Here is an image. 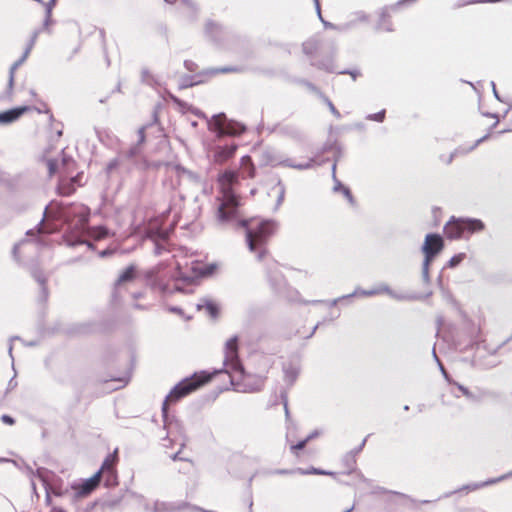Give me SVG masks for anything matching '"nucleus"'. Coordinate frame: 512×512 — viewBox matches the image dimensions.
<instances>
[{"label": "nucleus", "mask_w": 512, "mask_h": 512, "mask_svg": "<svg viewBox=\"0 0 512 512\" xmlns=\"http://www.w3.org/2000/svg\"><path fill=\"white\" fill-rule=\"evenodd\" d=\"M119 166V160L117 158L112 159L106 165V172L109 174Z\"/></svg>", "instance_id": "nucleus-58"}, {"label": "nucleus", "mask_w": 512, "mask_h": 512, "mask_svg": "<svg viewBox=\"0 0 512 512\" xmlns=\"http://www.w3.org/2000/svg\"><path fill=\"white\" fill-rule=\"evenodd\" d=\"M18 385V382L16 380V373L14 376L9 380L5 394H8L10 391L14 390Z\"/></svg>", "instance_id": "nucleus-59"}, {"label": "nucleus", "mask_w": 512, "mask_h": 512, "mask_svg": "<svg viewBox=\"0 0 512 512\" xmlns=\"http://www.w3.org/2000/svg\"><path fill=\"white\" fill-rule=\"evenodd\" d=\"M466 258V254L465 253H458V254H455L454 256H452L449 261L447 262V264L445 265V268H456L457 266H459L462 261Z\"/></svg>", "instance_id": "nucleus-39"}, {"label": "nucleus", "mask_w": 512, "mask_h": 512, "mask_svg": "<svg viewBox=\"0 0 512 512\" xmlns=\"http://www.w3.org/2000/svg\"><path fill=\"white\" fill-rule=\"evenodd\" d=\"M485 227V223L479 218L451 216L443 229L448 239L458 240L482 232Z\"/></svg>", "instance_id": "nucleus-6"}, {"label": "nucleus", "mask_w": 512, "mask_h": 512, "mask_svg": "<svg viewBox=\"0 0 512 512\" xmlns=\"http://www.w3.org/2000/svg\"><path fill=\"white\" fill-rule=\"evenodd\" d=\"M165 250H166L165 245H163V244H161L159 242L155 243L154 254L156 256H160Z\"/></svg>", "instance_id": "nucleus-64"}, {"label": "nucleus", "mask_w": 512, "mask_h": 512, "mask_svg": "<svg viewBox=\"0 0 512 512\" xmlns=\"http://www.w3.org/2000/svg\"><path fill=\"white\" fill-rule=\"evenodd\" d=\"M28 472L32 475V476H35L37 477L41 482H42V485L45 489V504L47 506H51L52 504V499H51V495L52 493L49 491V488L47 487V478H46V475L48 474V469L47 468H44V467H38L35 471L31 468V467H28Z\"/></svg>", "instance_id": "nucleus-17"}, {"label": "nucleus", "mask_w": 512, "mask_h": 512, "mask_svg": "<svg viewBox=\"0 0 512 512\" xmlns=\"http://www.w3.org/2000/svg\"><path fill=\"white\" fill-rule=\"evenodd\" d=\"M31 275L40 286V293L38 296V301L41 303L46 302L49 297V290L47 287V277L44 275L43 271L38 268H34L31 271Z\"/></svg>", "instance_id": "nucleus-14"}, {"label": "nucleus", "mask_w": 512, "mask_h": 512, "mask_svg": "<svg viewBox=\"0 0 512 512\" xmlns=\"http://www.w3.org/2000/svg\"><path fill=\"white\" fill-rule=\"evenodd\" d=\"M433 261L423 259L422 263V279L425 283L430 282L429 268Z\"/></svg>", "instance_id": "nucleus-43"}, {"label": "nucleus", "mask_w": 512, "mask_h": 512, "mask_svg": "<svg viewBox=\"0 0 512 512\" xmlns=\"http://www.w3.org/2000/svg\"><path fill=\"white\" fill-rule=\"evenodd\" d=\"M357 293H358V290H354V292H352L350 294L342 295V296H340L338 298H335V299L331 300L329 302V305L331 307H333V306L337 305L338 303H340V302H342L344 300H349V299L353 298L354 296H356Z\"/></svg>", "instance_id": "nucleus-48"}, {"label": "nucleus", "mask_w": 512, "mask_h": 512, "mask_svg": "<svg viewBox=\"0 0 512 512\" xmlns=\"http://www.w3.org/2000/svg\"><path fill=\"white\" fill-rule=\"evenodd\" d=\"M251 220H240L239 226L245 228V240L248 249L256 253L258 261L264 259L267 254L266 244L274 233L277 224L274 220H261L256 226H250Z\"/></svg>", "instance_id": "nucleus-5"}, {"label": "nucleus", "mask_w": 512, "mask_h": 512, "mask_svg": "<svg viewBox=\"0 0 512 512\" xmlns=\"http://www.w3.org/2000/svg\"><path fill=\"white\" fill-rule=\"evenodd\" d=\"M390 16L388 13V8L384 7L380 12L379 22L376 25V30H385L386 32L394 31L393 24L390 21Z\"/></svg>", "instance_id": "nucleus-28"}, {"label": "nucleus", "mask_w": 512, "mask_h": 512, "mask_svg": "<svg viewBox=\"0 0 512 512\" xmlns=\"http://www.w3.org/2000/svg\"><path fill=\"white\" fill-rule=\"evenodd\" d=\"M495 483H497V480H494L493 478H490V479H488L486 481H483V482H476V483H471V484L464 485L458 491H463V490L475 491V490H478L480 488H483V487H486V486H489V485H492V484H495Z\"/></svg>", "instance_id": "nucleus-35"}, {"label": "nucleus", "mask_w": 512, "mask_h": 512, "mask_svg": "<svg viewBox=\"0 0 512 512\" xmlns=\"http://www.w3.org/2000/svg\"><path fill=\"white\" fill-rule=\"evenodd\" d=\"M222 370H214L213 373H208L205 370L195 372L192 375L180 380L165 397L162 403V416L165 426L168 423V405L175 404L181 399L187 397L191 393L197 391L202 386L210 382L214 376L218 375Z\"/></svg>", "instance_id": "nucleus-4"}, {"label": "nucleus", "mask_w": 512, "mask_h": 512, "mask_svg": "<svg viewBox=\"0 0 512 512\" xmlns=\"http://www.w3.org/2000/svg\"><path fill=\"white\" fill-rule=\"evenodd\" d=\"M47 168L49 172V176L54 175L58 170V162L55 159H49L47 161Z\"/></svg>", "instance_id": "nucleus-54"}, {"label": "nucleus", "mask_w": 512, "mask_h": 512, "mask_svg": "<svg viewBox=\"0 0 512 512\" xmlns=\"http://www.w3.org/2000/svg\"><path fill=\"white\" fill-rule=\"evenodd\" d=\"M208 129L215 134L217 139L224 137H237L246 131V126L240 122L228 119L225 113L213 115L208 120Z\"/></svg>", "instance_id": "nucleus-7"}, {"label": "nucleus", "mask_w": 512, "mask_h": 512, "mask_svg": "<svg viewBox=\"0 0 512 512\" xmlns=\"http://www.w3.org/2000/svg\"><path fill=\"white\" fill-rule=\"evenodd\" d=\"M381 290H382V293H385L387 295H389L390 297H392L393 299H396V300H405V299H408L407 296L403 295V294H398L396 293L395 291H393L388 285L386 284H382L381 285Z\"/></svg>", "instance_id": "nucleus-42"}, {"label": "nucleus", "mask_w": 512, "mask_h": 512, "mask_svg": "<svg viewBox=\"0 0 512 512\" xmlns=\"http://www.w3.org/2000/svg\"><path fill=\"white\" fill-rule=\"evenodd\" d=\"M366 441H367V437H365L362 442L357 446L355 447L354 449H352L351 451H349L348 453H352V455L354 457H356L357 454H359L363 448L365 447V444H366Z\"/></svg>", "instance_id": "nucleus-62"}, {"label": "nucleus", "mask_w": 512, "mask_h": 512, "mask_svg": "<svg viewBox=\"0 0 512 512\" xmlns=\"http://www.w3.org/2000/svg\"><path fill=\"white\" fill-rule=\"evenodd\" d=\"M196 308L197 310L205 309L212 318H216L219 314L218 305L209 298H202L199 303H197Z\"/></svg>", "instance_id": "nucleus-24"}, {"label": "nucleus", "mask_w": 512, "mask_h": 512, "mask_svg": "<svg viewBox=\"0 0 512 512\" xmlns=\"http://www.w3.org/2000/svg\"><path fill=\"white\" fill-rule=\"evenodd\" d=\"M452 385L456 386L459 392H461V394L472 403H480L487 396V392L479 388L475 391H471L466 386L456 381L453 382Z\"/></svg>", "instance_id": "nucleus-15"}, {"label": "nucleus", "mask_w": 512, "mask_h": 512, "mask_svg": "<svg viewBox=\"0 0 512 512\" xmlns=\"http://www.w3.org/2000/svg\"><path fill=\"white\" fill-rule=\"evenodd\" d=\"M183 64L185 69L189 72H195L198 68V65L192 60H185Z\"/></svg>", "instance_id": "nucleus-60"}, {"label": "nucleus", "mask_w": 512, "mask_h": 512, "mask_svg": "<svg viewBox=\"0 0 512 512\" xmlns=\"http://www.w3.org/2000/svg\"><path fill=\"white\" fill-rule=\"evenodd\" d=\"M65 242L69 247H77L79 245H84V243H86V240L83 239L81 236L72 235L65 237Z\"/></svg>", "instance_id": "nucleus-41"}, {"label": "nucleus", "mask_w": 512, "mask_h": 512, "mask_svg": "<svg viewBox=\"0 0 512 512\" xmlns=\"http://www.w3.org/2000/svg\"><path fill=\"white\" fill-rule=\"evenodd\" d=\"M241 165L247 177L253 178L255 176L256 169L249 155H245L241 158Z\"/></svg>", "instance_id": "nucleus-32"}, {"label": "nucleus", "mask_w": 512, "mask_h": 512, "mask_svg": "<svg viewBox=\"0 0 512 512\" xmlns=\"http://www.w3.org/2000/svg\"><path fill=\"white\" fill-rule=\"evenodd\" d=\"M167 264L162 261L147 269L144 277L151 289H158L163 295H171L174 292L191 293L192 286L199 278L212 276L218 266L216 263H209L203 266L193 267L194 275H187L180 265L170 272H166Z\"/></svg>", "instance_id": "nucleus-1"}, {"label": "nucleus", "mask_w": 512, "mask_h": 512, "mask_svg": "<svg viewBox=\"0 0 512 512\" xmlns=\"http://www.w3.org/2000/svg\"><path fill=\"white\" fill-rule=\"evenodd\" d=\"M154 81L153 75L150 73V71L147 68H143L141 71V82L152 86Z\"/></svg>", "instance_id": "nucleus-46"}, {"label": "nucleus", "mask_w": 512, "mask_h": 512, "mask_svg": "<svg viewBox=\"0 0 512 512\" xmlns=\"http://www.w3.org/2000/svg\"><path fill=\"white\" fill-rule=\"evenodd\" d=\"M221 187V197L218 198V220L222 223L235 219L239 213L240 198L233 190V185L238 183V172L226 169L218 176Z\"/></svg>", "instance_id": "nucleus-3"}, {"label": "nucleus", "mask_w": 512, "mask_h": 512, "mask_svg": "<svg viewBox=\"0 0 512 512\" xmlns=\"http://www.w3.org/2000/svg\"><path fill=\"white\" fill-rule=\"evenodd\" d=\"M277 131L279 132V134L288 136L294 140L302 139V132L297 126L292 124L280 125L278 126Z\"/></svg>", "instance_id": "nucleus-25"}, {"label": "nucleus", "mask_w": 512, "mask_h": 512, "mask_svg": "<svg viewBox=\"0 0 512 512\" xmlns=\"http://www.w3.org/2000/svg\"><path fill=\"white\" fill-rule=\"evenodd\" d=\"M368 20L369 16L365 12L358 11L354 14L353 19H351L347 23L342 24V27L339 28V31L346 32L355 27L359 22H367Z\"/></svg>", "instance_id": "nucleus-29"}, {"label": "nucleus", "mask_w": 512, "mask_h": 512, "mask_svg": "<svg viewBox=\"0 0 512 512\" xmlns=\"http://www.w3.org/2000/svg\"><path fill=\"white\" fill-rule=\"evenodd\" d=\"M121 499H122L121 497L107 499L102 503V505L104 508L113 509L120 504Z\"/></svg>", "instance_id": "nucleus-49"}, {"label": "nucleus", "mask_w": 512, "mask_h": 512, "mask_svg": "<svg viewBox=\"0 0 512 512\" xmlns=\"http://www.w3.org/2000/svg\"><path fill=\"white\" fill-rule=\"evenodd\" d=\"M117 460H118V456H117V449H116L112 454H109L105 458V460L103 461L101 467L99 468V470L97 472H100V475L102 473L116 472L115 465H116Z\"/></svg>", "instance_id": "nucleus-26"}, {"label": "nucleus", "mask_w": 512, "mask_h": 512, "mask_svg": "<svg viewBox=\"0 0 512 512\" xmlns=\"http://www.w3.org/2000/svg\"><path fill=\"white\" fill-rule=\"evenodd\" d=\"M385 116H386V110L382 109L377 113L368 114L366 116V119L370 120V121L382 123L385 120Z\"/></svg>", "instance_id": "nucleus-44"}, {"label": "nucleus", "mask_w": 512, "mask_h": 512, "mask_svg": "<svg viewBox=\"0 0 512 512\" xmlns=\"http://www.w3.org/2000/svg\"><path fill=\"white\" fill-rule=\"evenodd\" d=\"M209 75L208 70L202 71L196 75H183L179 79V89H187L204 83L203 76Z\"/></svg>", "instance_id": "nucleus-18"}, {"label": "nucleus", "mask_w": 512, "mask_h": 512, "mask_svg": "<svg viewBox=\"0 0 512 512\" xmlns=\"http://www.w3.org/2000/svg\"><path fill=\"white\" fill-rule=\"evenodd\" d=\"M47 210H48V206L45 207L43 216H42L41 220L38 222V224L35 226V228L28 230L26 232V235L30 236V235H33L34 233H37L39 235L44 232L43 222L47 216Z\"/></svg>", "instance_id": "nucleus-40"}, {"label": "nucleus", "mask_w": 512, "mask_h": 512, "mask_svg": "<svg viewBox=\"0 0 512 512\" xmlns=\"http://www.w3.org/2000/svg\"><path fill=\"white\" fill-rule=\"evenodd\" d=\"M222 26L214 21H207L205 25V33L206 35L215 43H219L221 41L220 34L222 33Z\"/></svg>", "instance_id": "nucleus-23"}, {"label": "nucleus", "mask_w": 512, "mask_h": 512, "mask_svg": "<svg viewBox=\"0 0 512 512\" xmlns=\"http://www.w3.org/2000/svg\"><path fill=\"white\" fill-rule=\"evenodd\" d=\"M171 100L181 109H187L190 110V107L192 105L188 104L187 102L181 100L180 98L176 97L175 95H170Z\"/></svg>", "instance_id": "nucleus-52"}, {"label": "nucleus", "mask_w": 512, "mask_h": 512, "mask_svg": "<svg viewBox=\"0 0 512 512\" xmlns=\"http://www.w3.org/2000/svg\"><path fill=\"white\" fill-rule=\"evenodd\" d=\"M280 398H281V401H282L283 406H284L286 420H288L290 418V412H289V409H288V396H287V392L286 391H281L280 392Z\"/></svg>", "instance_id": "nucleus-51"}, {"label": "nucleus", "mask_w": 512, "mask_h": 512, "mask_svg": "<svg viewBox=\"0 0 512 512\" xmlns=\"http://www.w3.org/2000/svg\"><path fill=\"white\" fill-rule=\"evenodd\" d=\"M283 372H284V381L289 385L292 386L295 381L297 380L299 376V368L293 364H285L283 366Z\"/></svg>", "instance_id": "nucleus-27"}, {"label": "nucleus", "mask_w": 512, "mask_h": 512, "mask_svg": "<svg viewBox=\"0 0 512 512\" xmlns=\"http://www.w3.org/2000/svg\"><path fill=\"white\" fill-rule=\"evenodd\" d=\"M261 162L263 165H268L271 167L285 166L297 170L311 169L314 167L316 163L314 158H310L305 163H295L293 160L288 158L284 153L272 147H267L262 151Z\"/></svg>", "instance_id": "nucleus-8"}, {"label": "nucleus", "mask_w": 512, "mask_h": 512, "mask_svg": "<svg viewBox=\"0 0 512 512\" xmlns=\"http://www.w3.org/2000/svg\"><path fill=\"white\" fill-rule=\"evenodd\" d=\"M187 506V503L176 504L172 502L155 501L152 512H179Z\"/></svg>", "instance_id": "nucleus-19"}, {"label": "nucleus", "mask_w": 512, "mask_h": 512, "mask_svg": "<svg viewBox=\"0 0 512 512\" xmlns=\"http://www.w3.org/2000/svg\"><path fill=\"white\" fill-rule=\"evenodd\" d=\"M300 84L306 86L311 92H314L316 93L317 95H319L320 97H322L324 94L313 84L311 83L310 81L308 80H305V79H301L298 81Z\"/></svg>", "instance_id": "nucleus-50"}, {"label": "nucleus", "mask_w": 512, "mask_h": 512, "mask_svg": "<svg viewBox=\"0 0 512 512\" xmlns=\"http://www.w3.org/2000/svg\"><path fill=\"white\" fill-rule=\"evenodd\" d=\"M307 444L308 443L304 438V439L298 441L296 444L291 445L290 450L292 453L296 454L297 451L303 450Z\"/></svg>", "instance_id": "nucleus-55"}, {"label": "nucleus", "mask_w": 512, "mask_h": 512, "mask_svg": "<svg viewBox=\"0 0 512 512\" xmlns=\"http://www.w3.org/2000/svg\"><path fill=\"white\" fill-rule=\"evenodd\" d=\"M176 171L178 172V174L186 176L192 182H195V183L200 182V177L197 173H195L181 165L176 166Z\"/></svg>", "instance_id": "nucleus-38"}, {"label": "nucleus", "mask_w": 512, "mask_h": 512, "mask_svg": "<svg viewBox=\"0 0 512 512\" xmlns=\"http://www.w3.org/2000/svg\"><path fill=\"white\" fill-rule=\"evenodd\" d=\"M334 192H341L343 196L347 199L350 205H355V199L352 195V192L349 187L345 186L340 180L337 179L336 176H334V186H333Z\"/></svg>", "instance_id": "nucleus-30"}, {"label": "nucleus", "mask_w": 512, "mask_h": 512, "mask_svg": "<svg viewBox=\"0 0 512 512\" xmlns=\"http://www.w3.org/2000/svg\"><path fill=\"white\" fill-rule=\"evenodd\" d=\"M297 473L301 475H328L334 476L335 473L332 471L324 470L321 468L310 467L309 469L297 468Z\"/></svg>", "instance_id": "nucleus-33"}, {"label": "nucleus", "mask_w": 512, "mask_h": 512, "mask_svg": "<svg viewBox=\"0 0 512 512\" xmlns=\"http://www.w3.org/2000/svg\"><path fill=\"white\" fill-rule=\"evenodd\" d=\"M273 190L277 192L275 209H278L284 201L286 188L284 183L281 180H278L276 185L273 187Z\"/></svg>", "instance_id": "nucleus-36"}, {"label": "nucleus", "mask_w": 512, "mask_h": 512, "mask_svg": "<svg viewBox=\"0 0 512 512\" xmlns=\"http://www.w3.org/2000/svg\"><path fill=\"white\" fill-rule=\"evenodd\" d=\"M101 475L105 476V486L111 487L117 484V472L114 473H102Z\"/></svg>", "instance_id": "nucleus-45"}, {"label": "nucleus", "mask_w": 512, "mask_h": 512, "mask_svg": "<svg viewBox=\"0 0 512 512\" xmlns=\"http://www.w3.org/2000/svg\"><path fill=\"white\" fill-rule=\"evenodd\" d=\"M100 483V472L94 473L91 477L82 480L80 483H73L71 488L75 492V497H86L92 493Z\"/></svg>", "instance_id": "nucleus-10"}, {"label": "nucleus", "mask_w": 512, "mask_h": 512, "mask_svg": "<svg viewBox=\"0 0 512 512\" xmlns=\"http://www.w3.org/2000/svg\"><path fill=\"white\" fill-rule=\"evenodd\" d=\"M334 53H335V47H333V55L328 56L320 61H311V65L320 69L324 70L327 73H337L336 66L334 64Z\"/></svg>", "instance_id": "nucleus-22"}, {"label": "nucleus", "mask_w": 512, "mask_h": 512, "mask_svg": "<svg viewBox=\"0 0 512 512\" xmlns=\"http://www.w3.org/2000/svg\"><path fill=\"white\" fill-rule=\"evenodd\" d=\"M47 478V487L49 488V491L54 494L55 496H63L67 490L62 488L63 480L56 475L53 471L48 469V474L46 475Z\"/></svg>", "instance_id": "nucleus-16"}, {"label": "nucleus", "mask_w": 512, "mask_h": 512, "mask_svg": "<svg viewBox=\"0 0 512 512\" xmlns=\"http://www.w3.org/2000/svg\"><path fill=\"white\" fill-rule=\"evenodd\" d=\"M445 242L439 233H427L421 246V252L424 259L434 261L435 258L443 251Z\"/></svg>", "instance_id": "nucleus-9"}, {"label": "nucleus", "mask_w": 512, "mask_h": 512, "mask_svg": "<svg viewBox=\"0 0 512 512\" xmlns=\"http://www.w3.org/2000/svg\"><path fill=\"white\" fill-rule=\"evenodd\" d=\"M321 98H322V99H323V101L327 104V106L329 107V110L331 111V113H332L333 115H335L337 118H340V116H341V115H340V112L336 109V107H335V106H334V104L331 102V100H330L327 96H325V95H323Z\"/></svg>", "instance_id": "nucleus-53"}, {"label": "nucleus", "mask_w": 512, "mask_h": 512, "mask_svg": "<svg viewBox=\"0 0 512 512\" xmlns=\"http://www.w3.org/2000/svg\"><path fill=\"white\" fill-rule=\"evenodd\" d=\"M376 492L383 493V494H387V493L394 494V495H397L399 497L409 499L413 504H429V503L435 502V500H421V501H417V500L411 498L407 494H404V493H401V492H397V491L388 490V489H386L384 487H377L376 488ZM439 499H440V497L438 498V500ZM436 501H437V499H436Z\"/></svg>", "instance_id": "nucleus-31"}, {"label": "nucleus", "mask_w": 512, "mask_h": 512, "mask_svg": "<svg viewBox=\"0 0 512 512\" xmlns=\"http://www.w3.org/2000/svg\"><path fill=\"white\" fill-rule=\"evenodd\" d=\"M237 149H238V145L234 142H232L230 144L215 146V148L213 150L214 162L217 164H224L229 159L234 157Z\"/></svg>", "instance_id": "nucleus-11"}, {"label": "nucleus", "mask_w": 512, "mask_h": 512, "mask_svg": "<svg viewBox=\"0 0 512 512\" xmlns=\"http://www.w3.org/2000/svg\"><path fill=\"white\" fill-rule=\"evenodd\" d=\"M29 54H30V47H27L25 49V51L23 52L22 56L11 65V67L9 69V80H8V87H7V92L9 94L11 93V91L13 89L15 71L26 61Z\"/></svg>", "instance_id": "nucleus-20"}, {"label": "nucleus", "mask_w": 512, "mask_h": 512, "mask_svg": "<svg viewBox=\"0 0 512 512\" xmlns=\"http://www.w3.org/2000/svg\"><path fill=\"white\" fill-rule=\"evenodd\" d=\"M318 49V42L314 39H309L302 44V51L307 56H312Z\"/></svg>", "instance_id": "nucleus-37"}, {"label": "nucleus", "mask_w": 512, "mask_h": 512, "mask_svg": "<svg viewBox=\"0 0 512 512\" xmlns=\"http://www.w3.org/2000/svg\"><path fill=\"white\" fill-rule=\"evenodd\" d=\"M342 464L346 468V471H345L346 474L350 475L353 472H357L360 480H362L363 482L367 481L365 476L360 471H357V468H356V457H354L352 455V453H346L345 454V456L342 459Z\"/></svg>", "instance_id": "nucleus-21"}, {"label": "nucleus", "mask_w": 512, "mask_h": 512, "mask_svg": "<svg viewBox=\"0 0 512 512\" xmlns=\"http://www.w3.org/2000/svg\"><path fill=\"white\" fill-rule=\"evenodd\" d=\"M238 342V336L234 335L225 343V357L223 362L225 372L229 374L230 382L232 385H235L234 374H238L239 379L243 382L244 392H258L262 390L265 378L258 376L252 382H250L252 377L245 372L238 356Z\"/></svg>", "instance_id": "nucleus-2"}, {"label": "nucleus", "mask_w": 512, "mask_h": 512, "mask_svg": "<svg viewBox=\"0 0 512 512\" xmlns=\"http://www.w3.org/2000/svg\"><path fill=\"white\" fill-rule=\"evenodd\" d=\"M139 146L140 145L136 144L133 147H131L127 152V157L134 158L135 156H137L139 154Z\"/></svg>", "instance_id": "nucleus-63"}, {"label": "nucleus", "mask_w": 512, "mask_h": 512, "mask_svg": "<svg viewBox=\"0 0 512 512\" xmlns=\"http://www.w3.org/2000/svg\"><path fill=\"white\" fill-rule=\"evenodd\" d=\"M337 74L341 75H350L352 79L355 81L357 77L360 75L359 70H350V69H344L341 71H338Z\"/></svg>", "instance_id": "nucleus-56"}, {"label": "nucleus", "mask_w": 512, "mask_h": 512, "mask_svg": "<svg viewBox=\"0 0 512 512\" xmlns=\"http://www.w3.org/2000/svg\"><path fill=\"white\" fill-rule=\"evenodd\" d=\"M438 367H439V370L441 371L443 377L445 378V380L449 384H453V382H455V381L450 377V375L446 371V369H445L444 365L442 364V362H439Z\"/></svg>", "instance_id": "nucleus-57"}, {"label": "nucleus", "mask_w": 512, "mask_h": 512, "mask_svg": "<svg viewBox=\"0 0 512 512\" xmlns=\"http://www.w3.org/2000/svg\"><path fill=\"white\" fill-rule=\"evenodd\" d=\"M356 290H358V293L356 295H361V296H366V297L374 296V295L382 293L381 285L378 288H375V289L364 290V289H361V288H357Z\"/></svg>", "instance_id": "nucleus-47"}, {"label": "nucleus", "mask_w": 512, "mask_h": 512, "mask_svg": "<svg viewBox=\"0 0 512 512\" xmlns=\"http://www.w3.org/2000/svg\"><path fill=\"white\" fill-rule=\"evenodd\" d=\"M136 274H137V267L134 264L128 265L124 270L121 271V273L119 274L118 278L116 279V281L114 283V289H113V293H112V297L114 299L117 298L118 287L124 283L131 282L132 280H134L136 277Z\"/></svg>", "instance_id": "nucleus-13"}, {"label": "nucleus", "mask_w": 512, "mask_h": 512, "mask_svg": "<svg viewBox=\"0 0 512 512\" xmlns=\"http://www.w3.org/2000/svg\"><path fill=\"white\" fill-rule=\"evenodd\" d=\"M29 106H17L0 112V125H8L17 121L25 112L29 111Z\"/></svg>", "instance_id": "nucleus-12"}, {"label": "nucleus", "mask_w": 512, "mask_h": 512, "mask_svg": "<svg viewBox=\"0 0 512 512\" xmlns=\"http://www.w3.org/2000/svg\"><path fill=\"white\" fill-rule=\"evenodd\" d=\"M146 128H147V126H142L138 130V142H137L138 145H142L146 140V135H145Z\"/></svg>", "instance_id": "nucleus-61"}, {"label": "nucleus", "mask_w": 512, "mask_h": 512, "mask_svg": "<svg viewBox=\"0 0 512 512\" xmlns=\"http://www.w3.org/2000/svg\"><path fill=\"white\" fill-rule=\"evenodd\" d=\"M244 70L245 69L242 66H225V67H221V68L208 69V74L216 75L219 73H241Z\"/></svg>", "instance_id": "nucleus-34"}]
</instances>
